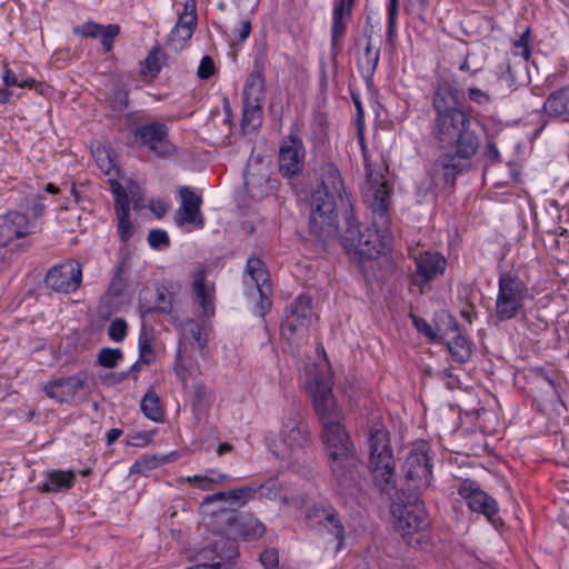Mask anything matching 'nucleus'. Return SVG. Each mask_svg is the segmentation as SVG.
Here are the masks:
<instances>
[{
    "label": "nucleus",
    "instance_id": "f257e3e1",
    "mask_svg": "<svg viewBox=\"0 0 569 569\" xmlns=\"http://www.w3.org/2000/svg\"><path fill=\"white\" fill-rule=\"evenodd\" d=\"M309 236L322 244L340 237L348 253L353 251L360 258L373 254L371 234L361 231L353 214L351 194L316 189L310 198Z\"/></svg>",
    "mask_w": 569,
    "mask_h": 569
},
{
    "label": "nucleus",
    "instance_id": "f03ea898",
    "mask_svg": "<svg viewBox=\"0 0 569 569\" xmlns=\"http://www.w3.org/2000/svg\"><path fill=\"white\" fill-rule=\"evenodd\" d=\"M430 137L437 149L478 151L480 123L472 118L460 100V90L447 80L433 86Z\"/></svg>",
    "mask_w": 569,
    "mask_h": 569
},
{
    "label": "nucleus",
    "instance_id": "7ed1b4c3",
    "mask_svg": "<svg viewBox=\"0 0 569 569\" xmlns=\"http://www.w3.org/2000/svg\"><path fill=\"white\" fill-rule=\"evenodd\" d=\"M321 427L331 473L345 491V498H353L359 493L361 468L356 446L340 420L326 422Z\"/></svg>",
    "mask_w": 569,
    "mask_h": 569
},
{
    "label": "nucleus",
    "instance_id": "20e7f679",
    "mask_svg": "<svg viewBox=\"0 0 569 569\" xmlns=\"http://www.w3.org/2000/svg\"><path fill=\"white\" fill-rule=\"evenodd\" d=\"M369 462L368 469L373 485L381 495L392 498L398 493L396 462L390 443V432L383 423L377 422L368 432Z\"/></svg>",
    "mask_w": 569,
    "mask_h": 569
},
{
    "label": "nucleus",
    "instance_id": "39448f33",
    "mask_svg": "<svg viewBox=\"0 0 569 569\" xmlns=\"http://www.w3.org/2000/svg\"><path fill=\"white\" fill-rule=\"evenodd\" d=\"M440 152L427 169L428 181L419 186V193L438 197L440 193L452 190L458 177L471 168V158L477 151L463 149H438Z\"/></svg>",
    "mask_w": 569,
    "mask_h": 569
},
{
    "label": "nucleus",
    "instance_id": "423d86ee",
    "mask_svg": "<svg viewBox=\"0 0 569 569\" xmlns=\"http://www.w3.org/2000/svg\"><path fill=\"white\" fill-rule=\"evenodd\" d=\"M429 445L422 441L407 456L402 472L405 475V487L398 489L402 498H420L423 491L430 487L432 481V463L428 455ZM392 498H401L399 493Z\"/></svg>",
    "mask_w": 569,
    "mask_h": 569
},
{
    "label": "nucleus",
    "instance_id": "0eeeda50",
    "mask_svg": "<svg viewBox=\"0 0 569 569\" xmlns=\"http://www.w3.org/2000/svg\"><path fill=\"white\" fill-rule=\"evenodd\" d=\"M390 512L406 543L413 548L420 547L425 540L423 531L430 525L423 500H392Z\"/></svg>",
    "mask_w": 569,
    "mask_h": 569
},
{
    "label": "nucleus",
    "instance_id": "6e6552de",
    "mask_svg": "<svg viewBox=\"0 0 569 569\" xmlns=\"http://www.w3.org/2000/svg\"><path fill=\"white\" fill-rule=\"evenodd\" d=\"M530 298L529 288L517 271L500 272V321L526 318Z\"/></svg>",
    "mask_w": 569,
    "mask_h": 569
},
{
    "label": "nucleus",
    "instance_id": "1a4fd4ad",
    "mask_svg": "<svg viewBox=\"0 0 569 569\" xmlns=\"http://www.w3.org/2000/svg\"><path fill=\"white\" fill-rule=\"evenodd\" d=\"M370 188L366 193L369 202V209L372 217V226L376 234L385 238L390 233L392 219V194L393 184L386 179L369 180Z\"/></svg>",
    "mask_w": 569,
    "mask_h": 569
},
{
    "label": "nucleus",
    "instance_id": "9d476101",
    "mask_svg": "<svg viewBox=\"0 0 569 569\" xmlns=\"http://www.w3.org/2000/svg\"><path fill=\"white\" fill-rule=\"evenodd\" d=\"M311 405L321 426L340 420V411L332 392V382L322 372L316 371L306 381Z\"/></svg>",
    "mask_w": 569,
    "mask_h": 569
},
{
    "label": "nucleus",
    "instance_id": "9b49d317",
    "mask_svg": "<svg viewBox=\"0 0 569 569\" xmlns=\"http://www.w3.org/2000/svg\"><path fill=\"white\" fill-rule=\"evenodd\" d=\"M280 439L293 455L307 452L313 445V435L307 418L295 407L283 411Z\"/></svg>",
    "mask_w": 569,
    "mask_h": 569
},
{
    "label": "nucleus",
    "instance_id": "f8f14e48",
    "mask_svg": "<svg viewBox=\"0 0 569 569\" xmlns=\"http://www.w3.org/2000/svg\"><path fill=\"white\" fill-rule=\"evenodd\" d=\"M136 141L149 149L157 158L167 159L177 152L169 139V127L159 121L144 123L131 130Z\"/></svg>",
    "mask_w": 569,
    "mask_h": 569
},
{
    "label": "nucleus",
    "instance_id": "ddd939ff",
    "mask_svg": "<svg viewBox=\"0 0 569 569\" xmlns=\"http://www.w3.org/2000/svg\"><path fill=\"white\" fill-rule=\"evenodd\" d=\"M312 316V298L307 293H300L289 306L286 307L280 323L282 338L288 342L298 335L309 330Z\"/></svg>",
    "mask_w": 569,
    "mask_h": 569
},
{
    "label": "nucleus",
    "instance_id": "4468645a",
    "mask_svg": "<svg viewBox=\"0 0 569 569\" xmlns=\"http://www.w3.org/2000/svg\"><path fill=\"white\" fill-rule=\"evenodd\" d=\"M267 63L268 49L264 43H261L254 48L252 69L248 73L243 84L242 102L263 104L267 92Z\"/></svg>",
    "mask_w": 569,
    "mask_h": 569
},
{
    "label": "nucleus",
    "instance_id": "2eb2a0df",
    "mask_svg": "<svg viewBox=\"0 0 569 569\" xmlns=\"http://www.w3.org/2000/svg\"><path fill=\"white\" fill-rule=\"evenodd\" d=\"M88 390V375L86 371H79L76 375L68 377H59L49 380L42 387L46 396L58 403H66L69 406L77 405L79 400L84 398L80 397L82 390Z\"/></svg>",
    "mask_w": 569,
    "mask_h": 569
},
{
    "label": "nucleus",
    "instance_id": "dca6fc26",
    "mask_svg": "<svg viewBox=\"0 0 569 569\" xmlns=\"http://www.w3.org/2000/svg\"><path fill=\"white\" fill-rule=\"evenodd\" d=\"M227 500H223L226 502ZM222 500H202L199 512L202 515L203 525L210 529L218 539H229L239 510L236 508L221 507L218 503ZM236 546V543L232 541Z\"/></svg>",
    "mask_w": 569,
    "mask_h": 569
},
{
    "label": "nucleus",
    "instance_id": "f3484780",
    "mask_svg": "<svg viewBox=\"0 0 569 569\" xmlns=\"http://www.w3.org/2000/svg\"><path fill=\"white\" fill-rule=\"evenodd\" d=\"M306 148L300 137L290 133L283 138L279 149V172L283 178L299 177L305 169Z\"/></svg>",
    "mask_w": 569,
    "mask_h": 569
},
{
    "label": "nucleus",
    "instance_id": "a211bd4d",
    "mask_svg": "<svg viewBox=\"0 0 569 569\" xmlns=\"http://www.w3.org/2000/svg\"><path fill=\"white\" fill-rule=\"evenodd\" d=\"M81 282V264L74 260L51 267L44 277L46 286L54 292H76L80 288Z\"/></svg>",
    "mask_w": 569,
    "mask_h": 569
},
{
    "label": "nucleus",
    "instance_id": "6ab92c4d",
    "mask_svg": "<svg viewBox=\"0 0 569 569\" xmlns=\"http://www.w3.org/2000/svg\"><path fill=\"white\" fill-rule=\"evenodd\" d=\"M40 231L39 223L31 221L26 213L9 211L0 217V240L9 243L28 241V237Z\"/></svg>",
    "mask_w": 569,
    "mask_h": 569
},
{
    "label": "nucleus",
    "instance_id": "aec40b11",
    "mask_svg": "<svg viewBox=\"0 0 569 569\" xmlns=\"http://www.w3.org/2000/svg\"><path fill=\"white\" fill-rule=\"evenodd\" d=\"M287 498L284 488L279 477H270L264 482H252L248 486L229 490H219L203 498Z\"/></svg>",
    "mask_w": 569,
    "mask_h": 569
},
{
    "label": "nucleus",
    "instance_id": "412c9836",
    "mask_svg": "<svg viewBox=\"0 0 569 569\" xmlns=\"http://www.w3.org/2000/svg\"><path fill=\"white\" fill-rule=\"evenodd\" d=\"M237 556V546L228 539H216L198 553V563L187 569H223Z\"/></svg>",
    "mask_w": 569,
    "mask_h": 569
},
{
    "label": "nucleus",
    "instance_id": "4be33fe9",
    "mask_svg": "<svg viewBox=\"0 0 569 569\" xmlns=\"http://www.w3.org/2000/svg\"><path fill=\"white\" fill-rule=\"evenodd\" d=\"M179 196L181 204L174 217L177 226L192 224L196 229H202L204 227V218L201 214V196L187 186L179 189Z\"/></svg>",
    "mask_w": 569,
    "mask_h": 569
},
{
    "label": "nucleus",
    "instance_id": "5701e85b",
    "mask_svg": "<svg viewBox=\"0 0 569 569\" xmlns=\"http://www.w3.org/2000/svg\"><path fill=\"white\" fill-rule=\"evenodd\" d=\"M447 267V260L438 252H425L416 258V271L411 274V283L420 288L442 274Z\"/></svg>",
    "mask_w": 569,
    "mask_h": 569
},
{
    "label": "nucleus",
    "instance_id": "b1692460",
    "mask_svg": "<svg viewBox=\"0 0 569 569\" xmlns=\"http://www.w3.org/2000/svg\"><path fill=\"white\" fill-rule=\"evenodd\" d=\"M355 6L345 0H333L330 28V49L333 59L340 53Z\"/></svg>",
    "mask_w": 569,
    "mask_h": 569
},
{
    "label": "nucleus",
    "instance_id": "393cba45",
    "mask_svg": "<svg viewBox=\"0 0 569 569\" xmlns=\"http://www.w3.org/2000/svg\"><path fill=\"white\" fill-rule=\"evenodd\" d=\"M111 192L114 200L119 239L122 243H127L134 233V226L130 220V199L123 186L118 181L111 183Z\"/></svg>",
    "mask_w": 569,
    "mask_h": 569
},
{
    "label": "nucleus",
    "instance_id": "a878e982",
    "mask_svg": "<svg viewBox=\"0 0 569 569\" xmlns=\"http://www.w3.org/2000/svg\"><path fill=\"white\" fill-rule=\"evenodd\" d=\"M150 290L143 288L140 291L138 300V310L142 320L153 313L170 315L173 310V295L168 293V290L163 286H157L156 288V305H151V300L148 299Z\"/></svg>",
    "mask_w": 569,
    "mask_h": 569
},
{
    "label": "nucleus",
    "instance_id": "bb28decb",
    "mask_svg": "<svg viewBox=\"0 0 569 569\" xmlns=\"http://www.w3.org/2000/svg\"><path fill=\"white\" fill-rule=\"evenodd\" d=\"M72 32L82 38L100 39L104 52H109L113 48L116 37L120 33V26L116 23L103 26L94 21H87L73 27Z\"/></svg>",
    "mask_w": 569,
    "mask_h": 569
},
{
    "label": "nucleus",
    "instance_id": "cd10ccee",
    "mask_svg": "<svg viewBox=\"0 0 569 569\" xmlns=\"http://www.w3.org/2000/svg\"><path fill=\"white\" fill-rule=\"evenodd\" d=\"M445 343L450 359L458 365L466 363L471 357V341L461 332L460 325L456 319V326H448L446 338L440 341Z\"/></svg>",
    "mask_w": 569,
    "mask_h": 569
},
{
    "label": "nucleus",
    "instance_id": "c85d7f7f",
    "mask_svg": "<svg viewBox=\"0 0 569 569\" xmlns=\"http://www.w3.org/2000/svg\"><path fill=\"white\" fill-rule=\"evenodd\" d=\"M411 319L416 330L425 335L432 343H440L446 338L448 326H456V318L446 311L436 316L435 326H431L425 318L415 315H411Z\"/></svg>",
    "mask_w": 569,
    "mask_h": 569
},
{
    "label": "nucleus",
    "instance_id": "c756f323",
    "mask_svg": "<svg viewBox=\"0 0 569 569\" xmlns=\"http://www.w3.org/2000/svg\"><path fill=\"white\" fill-rule=\"evenodd\" d=\"M381 39L366 41L361 57L357 59L359 74L368 88L373 86V77L380 61Z\"/></svg>",
    "mask_w": 569,
    "mask_h": 569
},
{
    "label": "nucleus",
    "instance_id": "7c9ffc66",
    "mask_svg": "<svg viewBox=\"0 0 569 569\" xmlns=\"http://www.w3.org/2000/svg\"><path fill=\"white\" fill-rule=\"evenodd\" d=\"M206 278V268H197L192 273V291L197 302L202 309V315L210 318L214 315V289L207 284Z\"/></svg>",
    "mask_w": 569,
    "mask_h": 569
},
{
    "label": "nucleus",
    "instance_id": "2f4dec72",
    "mask_svg": "<svg viewBox=\"0 0 569 569\" xmlns=\"http://www.w3.org/2000/svg\"><path fill=\"white\" fill-rule=\"evenodd\" d=\"M264 532L266 526L259 519L250 513L239 511L229 539L233 542L237 539L252 541L261 538Z\"/></svg>",
    "mask_w": 569,
    "mask_h": 569
},
{
    "label": "nucleus",
    "instance_id": "473e14b6",
    "mask_svg": "<svg viewBox=\"0 0 569 569\" xmlns=\"http://www.w3.org/2000/svg\"><path fill=\"white\" fill-rule=\"evenodd\" d=\"M530 29L526 27L517 40L512 41V54L515 58H519L518 62L512 66L510 61H507V71L500 73V82L503 80L511 87L516 82L517 67L522 66L530 57V44H529ZM507 60H509L507 58Z\"/></svg>",
    "mask_w": 569,
    "mask_h": 569
},
{
    "label": "nucleus",
    "instance_id": "72a5a7b5",
    "mask_svg": "<svg viewBox=\"0 0 569 569\" xmlns=\"http://www.w3.org/2000/svg\"><path fill=\"white\" fill-rule=\"evenodd\" d=\"M307 518L316 523L328 522V531L338 540L337 550H340L345 540V527L333 509L327 510L315 505L307 511Z\"/></svg>",
    "mask_w": 569,
    "mask_h": 569
},
{
    "label": "nucleus",
    "instance_id": "f704fd0d",
    "mask_svg": "<svg viewBox=\"0 0 569 569\" xmlns=\"http://www.w3.org/2000/svg\"><path fill=\"white\" fill-rule=\"evenodd\" d=\"M198 17L192 14L189 19L179 17L177 23L168 36V46L174 51H181L191 39L197 28Z\"/></svg>",
    "mask_w": 569,
    "mask_h": 569
},
{
    "label": "nucleus",
    "instance_id": "c9c22d12",
    "mask_svg": "<svg viewBox=\"0 0 569 569\" xmlns=\"http://www.w3.org/2000/svg\"><path fill=\"white\" fill-rule=\"evenodd\" d=\"M279 181L266 174L244 173V188L248 196L260 200L278 189Z\"/></svg>",
    "mask_w": 569,
    "mask_h": 569
},
{
    "label": "nucleus",
    "instance_id": "e433bc0d",
    "mask_svg": "<svg viewBox=\"0 0 569 569\" xmlns=\"http://www.w3.org/2000/svg\"><path fill=\"white\" fill-rule=\"evenodd\" d=\"M76 472L72 470H48L40 488L47 493L63 492L74 486Z\"/></svg>",
    "mask_w": 569,
    "mask_h": 569
},
{
    "label": "nucleus",
    "instance_id": "4c0bfd02",
    "mask_svg": "<svg viewBox=\"0 0 569 569\" xmlns=\"http://www.w3.org/2000/svg\"><path fill=\"white\" fill-rule=\"evenodd\" d=\"M321 182L317 189H327L341 194H350L343 183L338 166L331 161L323 162L320 167Z\"/></svg>",
    "mask_w": 569,
    "mask_h": 569
},
{
    "label": "nucleus",
    "instance_id": "58836bf2",
    "mask_svg": "<svg viewBox=\"0 0 569 569\" xmlns=\"http://www.w3.org/2000/svg\"><path fill=\"white\" fill-rule=\"evenodd\" d=\"M130 272L129 254H123L113 269V274L107 289V295L118 298L123 295L128 287V276Z\"/></svg>",
    "mask_w": 569,
    "mask_h": 569
},
{
    "label": "nucleus",
    "instance_id": "ea45409f",
    "mask_svg": "<svg viewBox=\"0 0 569 569\" xmlns=\"http://www.w3.org/2000/svg\"><path fill=\"white\" fill-rule=\"evenodd\" d=\"M549 117H569V86L552 91L543 103Z\"/></svg>",
    "mask_w": 569,
    "mask_h": 569
},
{
    "label": "nucleus",
    "instance_id": "a19ab883",
    "mask_svg": "<svg viewBox=\"0 0 569 569\" xmlns=\"http://www.w3.org/2000/svg\"><path fill=\"white\" fill-rule=\"evenodd\" d=\"M244 273L250 277L252 290L258 289V287L260 288V284H264L266 287L271 286L268 267L266 262L256 254L247 259Z\"/></svg>",
    "mask_w": 569,
    "mask_h": 569
},
{
    "label": "nucleus",
    "instance_id": "79ce46f5",
    "mask_svg": "<svg viewBox=\"0 0 569 569\" xmlns=\"http://www.w3.org/2000/svg\"><path fill=\"white\" fill-rule=\"evenodd\" d=\"M263 104L242 102V112L240 120V130L242 134H248L256 130L261 121Z\"/></svg>",
    "mask_w": 569,
    "mask_h": 569
},
{
    "label": "nucleus",
    "instance_id": "37998d69",
    "mask_svg": "<svg viewBox=\"0 0 569 569\" xmlns=\"http://www.w3.org/2000/svg\"><path fill=\"white\" fill-rule=\"evenodd\" d=\"M143 415L154 421L162 422L164 420V410L160 405V398L154 390H148L140 403Z\"/></svg>",
    "mask_w": 569,
    "mask_h": 569
},
{
    "label": "nucleus",
    "instance_id": "c03bdc74",
    "mask_svg": "<svg viewBox=\"0 0 569 569\" xmlns=\"http://www.w3.org/2000/svg\"><path fill=\"white\" fill-rule=\"evenodd\" d=\"M153 341L154 336L152 331L148 332L146 325L142 323L138 338V349L139 361H141L143 365H151L156 360Z\"/></svg>",
    "mask_w": 569,
    "mask_h": 569
},
{
    "label": "nucleus",
    "instance_id": "a18cd8bd",
    "mask_svg": "<svg viewBox=\"0 0 569 569\" xmlns=\"http://www.w3.org/2000/svg\"><path fill=\"white\" fill-rule=\"evenodd\" d=\"M460 498H492L483 491L480 485L472 479H458L453 486Z\"/></svg>",
    "mask_w": 569,
    "mask_h": 569
},
{
    "label": "nucleus",
    "instance_id": "49530a36",
    "mask_svg": "<svg viewBox=\"0 0 569 569\" xmlns=\"http://www.w3.org/2000/svg\"><path fill=\"white\" fill-rule=\"evenodd\" d=\"M496 500H467L470 510L481 512L486 516L495 528H498V510L495 506Z\"/></svg>",
    "mask_w": 569,
    "mask_h": 569
},
{
    "label": "nucleus",
    "instance_id": "de8ad7c7",
    "mask_svg": "<svg viewBox=\"0 0 569 569\" xmlns=\"http://www.w3.org/2000/svg\"><path fill=\"white\" fill-rule=\"evenodd\" d=\"M399 14V0H388L387 2V41L392 44L397 38V20Z\"/></svg>",
    "mask_w": 569,
    "mask_h": 569
},
{
    "label": "nucleus",
    "instance_id": "09e8293b",
    "mask_svg": "<svg viewBox=\"0 0 569 569\" xmlns=\"http://www.w3.org/2000/svg\"><path fill=\"white\" fill-rule=\"evenodd\" d=\"M129 90L123 83H117L110 97V109L114 112H122L129 107Z\"/></svg>",
    "mask_w": 569,
    "mask_h": 569
},
{
    "label": "nucleus",
    "instance_id": "8fccbe9b",
    "mask_svg": "<svg viewBox=\"0 0 569 569\" xmlns=\"http://www.w3.org/2000/svg\"><path fill=\"white\" fill-rule=\"evenodd\" d=\"M226 476L216 473L214 471H209L207 475H196L193 478H188L190 482H192L197 488H200L204 491H214L216 487L220 483Z\"/></svg>",
    "mask_w": 569,
    "mask_h": 569
},
{
    "label": "nucleus",
    "instance_id": "3c124183",
    "mask_svg": "<svg viewBox=\"0 0 569 569\" xmlns=\"http://www.w3.org/2000/svg\"><path fill=\"white\" fill-rule=\"evenodd\" d=\"M311 131L315 140L323 142L329 136V122L328 117L323 112H317L313 114L311 121Z\"/></svg>",
    "mask_w": 569,
    "mask_h": 569
},
{
    "label": "nucleus",
    "instance_id": "603ef678",
    "mask_svg": "<svg viewBox=\"0 0 569 569\" xmlns=\"http://www.w3.org/2000/svg\"><path fill=\"white\" fill-rule=\"evenodd\" d=\"M161 50L159 47H153L144 59V67L142 70L143 74H148L151 78H157L161 72L162 66L160 63Z\"/></svg>",
    "mask_w": 569,
    "mask_h": 569
},
{
    "label": "nucleus",
    "instance_id": "864d4df0",
    "mask_svg": "<svg viewBox=\"0 0 569 569\" xmlns=\"http://www.w3.org/2000/svg\"><path fill=\"white\" fill-rule=\"evenodd\" d=\"M30 246V241L9 243L0 240V262L11 261L16 254L26 251Z\"/></svg>",
    "mask_w": 569,
    "mask_h": 569
},
{
    "label": "nucleus",
    "instance_id": "5fc2aeb1",
    "mask_svg": "<svg viewBox=\"0 0 569 569\" xmlns=\"http://www.w3.org/2000/svg\"><path fill=\"white\" fill-rule=\"evenodd\" d=\"M122 357L123 353L120 349L106 347L99 351L97 362L103 368L112 369Z\"/></svg>",
    "mask_w": 569,
    "mask_h": 569
},
{
    "label": "nucleus",
    "instance_id": "6e6d98bb",
    "mask_svg": "<svg viewBox=\"0 0 569 569\" xmlns=\"http://www.w3.org/2000/svg\"><path fill=\"white\" fill-rule=\"evenodd\" d=\"M259 295V301L254 307L256 315L260 317H264L268 312H270L272 308L271 300V286L266 287L264 284H260V288L254 289Z\"/></svg>",
    "mask_w": 569,
    "mask_h": 569
},
{
    "label": "nucleus",
    "instance_id": "4d7b16f0",
    "mask_svg": "<svg viewBox=\"0 0 569 569\" xmlns=\"http://www.w3.org/2000/svg\"><path fill=\"white\" fill-rule=\"evenodd\" d=\"M209 403V391L207 386L202 381H196L193 383V399L192 409L193 411H202Z\"/></svg>",
    "mask_w": 569,
    "mask_h": 569
},
{
    "label": "nucleus",
    "instance_id": "13d9d810",
    "mask_svg": "<svg viewBox=\"0 0 569 569\" xmlns=\"http://www.w3.org/2000/svg\"><path fill=\"white\" fill-rule=\"evenodd\" d=\"M147 240L148 244L154 250H163L170 247V237L163 229H151Z\"/></svg>",
    "mask_w": 569,
    "mask_h": 569
},
{
    "label": "nucleus",
    "instance_id": "bf43d9fd",
    "mask_svg": "<svg viewBox=\"0 0 569 569\" xmlns=\"http://www.w3.org/2000/svg\"><path fill=\"white\" fill-rule=\"evenodd\" d=\"M366 19L362 27V36L366 41H376L373 39L375 34H378L379 39H381L380 32V21L379 19H375L371 12L368 11V7H365Z\"/></svg>",
    "mask_w": 569,
    "mask_h": 569
},
{
    "label": "nucleus",
    "instance_id": "052dcab7",
    "mask_svg": "<svg viewBox=\"0 0 569 569\" xmlns=\"http://www.w3.org/2000/svg\"><path fill=\"white\" fill-rule=\"evenodd\" d=\"M128 333V323L123 318H116L108 327V336L114 342L124 340Z\"/></svg>",
    "mask_w": 569,
    "mask_h": 569
},
{
    "label": "nucleus",
    "instance_id": "680f3d73",
    "mask_svg": "<svg viewBox=\"0 0 569 569\" xmlns=\"http://www.w3.org/2000/svg\"><path fill=\"white\" fill-rule=\"evenodd\" d=\"M187 327H188V333H189L190 338L193 340L197 348L200 351L204 350L207 347L208 340L202 335V326L198 321H196L193 319H189L187 321Z\"/></svg>",
    "mask_w": 569,
    "mask_h": 569
},
{
    "label": "nucleus",
    "instance_id": "e2e57ef3",
    "mask_svg": "<svg viewBox=\"0 0 569 569\" xmlns=\"http://www.w3.org/2000/svg\"><path fill=\"white\" fill-rule=\"evenodd\" d=\"M124 124L131 130L137 127H142L150 120V114L142 109L129 111L123 116Z\"/></svg>",
    "mask_w": 569,
    "mask_h": 569
},
{
    "label": "nucleus",
    "instance_id": "0e129e2a",
    "mask_svg": "<svg viewBox=\"0 0 569 569\" xmlns=\"http://www.w3.org/2000/svg\"><path fill=\"white\" fill-rule=\"evenodd\" d=\"M428 4V0H407L406 11L407 13L425 22Z\"/></svg>",
    "mask_w": 569,
    "mask_h": 569
},
{
    "label": "nucleus",
    "instance_id": "69168bd1",
    "mask_svg": "<svg viewBox=\"0 0 569 569\" xmlns=\"http://www.w3.org/2000/svg\"><path fill=\"white\" fill-rule=\"evenodd\" d=\"M156 436V430L139 431L127 438L126 443L131 447H144L149 445Z\"/></svg>",
    "mask_w": 569,
    "mask_h": 569
},
{
    "label": "nucleus",
    "instance_id": "338daca9",
    "mask_svg": "<svg viewBox=\"0 0 569 569\" xmlns=\"http://www.w3.org/2000/svg\"><path fill=\"white\" fill-rule=\"evenodd\" d=\"M158 466V460L154 456L147 457L143 456L134 461L131 467V472L136 473H144L147 471H151Z\"/></svg>",
    "mask_w": 569,
    "mask_h": 569
},
{
    "label": "nucleus",
    "instance_id": "774afa93",
    "mask_svg": "<svg viewBox=\"0 0 569 569\" xmlns=\"http://www.w3.org/2000/svg\"><path fill=\"white\" fill-rule=\"evenodd\" d=\"M214 72L216 66L213 59L210 56H203L197 70L198 78L201 80H208Z\"/></svg>",
    "mask_w": 569,
    "mask_h": 569
}]
</instances>
